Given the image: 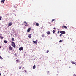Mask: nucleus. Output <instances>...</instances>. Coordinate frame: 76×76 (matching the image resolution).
Segmentation results:
<instances>
[{
  "instance_id": "obj_1",
  "label": "nucleus",
  "mask_w": 76,
  "mask_h": 76,
  "mask_svg": "<svg viewBox=\"0 0 76 76\" xmlns=\"http://www.w3.org/2000/svg\"><path fill=\"white\" fill-rule=\"evenodd\" d=\"M11 43L12 44V47H13L14 48H15L16 47V45L15 43L13 42H12Z\"/></svg>"
},
{
  "instance_id": "obj_2",
  "label": "nucleus",
  "mask_w": 76,
  "mask_h": 76,
  "mask_svg": "<svg viewBox=\"0 0 76 76\" xmlns=\"http://www.w3.org/2000/svg\"><path fill=\"white\" fill-rule=\"evenodd\" d=\"M24 24L25 26H29V25L28 24V23H27L26 21L24 22Z\"/></svg>"
},
{
  "instance_id": "obj_3",
  "label": "nucleus",
  "mask_w": 76,
  "mask_h": 76,
  "mask_svg": "<svg viewBox=\"0 0 76 76\" xmlns=\"http://www.w3.org/2000/svg\"><path fill=\"white\" fill-rule=\"evenodd\" d=\"M60 33L62 34H64L66 33V32L64 31H60Z\"/></svg>"
},
{
  "instance_id": "obj_4",
  "label": "nucleus",
  "mask_w": 76,
  "mask_h": 76,
  "mask_svg": "<svg viewBox=\"0 0 76 76\" xmlns=\"http://www.w3.org/2000/svg\"><path fill=\"white\" fill-rule=\"evenodd\" d=\"M33 42L34 44H38V40H36L35 41H33Z\"/></svg>"
},
{
  "instance_id": "obj_5",
  "label": "nucleus",
  "mask_w": 76,
  "mask_h": 76,
  "mask_svg": "<svg viewBox=\"0 0 76 76\" xmlns=\"http://www.w3.org/2000/svg\"><path fill=\"white\" fill-rule=\"evenodd\" d=\"M28 38H31V37H32V35H31V34H28Z\"/></svg>"
},
{
  "instance_id": "obj_6",
  "label": "nucleus",
  "mask_w": 76,
  "mask_h": 76,
  "mask_svg": "<svg viewBox=\"0 0 76 76\" xmlns=\"http://www.w3.org/2000/svg\"><path fill=\"white\" fill-rule=\"evenodd\" d=\"M19 50H20V51H22V50H23V48H20L19 49Z\"/></svg>"
},
{
  "instance_id": "obj_7",
  "label": "nucleus",
  "mask_w": 76,
  "mask_h": 76,
  "mask_svg": "<svg viewBox=\"0 0 76 76\" xmlns=\"http://www.w3.org/2000/svg\"><path fill=\"white\" fill-rule=\"evenodd\" d=\"M12 24H13L12 23H9V26H11V25H12Z\"/></svg>"
},
{
  "instance_id": "obj_8",
  "label": "nucleus",
  "mask_w": 76,
  "mask_h": 76,
  "mask_svg": "<svg viewBox=\"0 0 76 76\" xmlns=\"http://www.w3.org/2000/svg\"><path fill=\"white\" fill-rule=\"evenodd\" d=\"M31 30V28H29L27 30L28 32H30V31Z\"/></svg>"
},
{
  "instance_id": "obj_9",
  "label": "nucleus",
  "mask_w": 76,
  "mask_h": 76,
  "mask_svg": "<svg viewBox=\"0 0 76 76\" xmlns=\"http://www.w3.org/2000/svg\"><path fill=\"white\" fill-rule=\"evenodd\" d=\"M9 49L10 50H12V47H11V46H10Z\"/></svg>"
},
{
  "instance_id": "obj_10",
  "label": "nucleus",
  "mask_w": 76,
  "mask_h": 76,
  "mask_svg": "<svg viewBox=\"0 0 76 76\" xmlns=\"http://www.w3.org/2000/svg\"><path fill=\"white\" fill-rule=\"evenodd\" d=\"M5 1L6 0H2L1 1V3H4V1Z\"/></svg>"
},
{
  "instance_id": "obj_11",
  "label": "nucleus",
  "mask_w": 76,
  "mask_h": 76,
  "mask_svg": "<svg viewBox=\"0 0 76 76\" xmlns=\"http://www.w3.org/2000/svg\"><path fill=\"white\" fill-rule=\"evenodd\" d=\"M46 33L48 34H51V33H50V31H47L46 32Z\"/></svg>"
},
{
  "instance_id": "obj_12",
  "label": "nucleus",
  "mask_w": 76,
  "mask_h": 76,
  "mask_svg": "<svg viewBox=\"0 0 76 76\" xmlns=\"http://www.w3.org/2000/svg\"><path fill=\"white\" fill-rule=\"evenodd\" d=\"M33 69H35V65H34V66L33 67Z\"/></svg>"
},
{
  "instance_id": "obj_13",
  "label": "nucleus",
  "mask_w": 76,
  "mask_h": 76,
  "mask_svg": "<svg viewBox=\"0 0 76 76\" xmlns=\"http://www.w3.org/2000/svg\"><path fill=\"white\" fill-rule=\"evenodd\" d=\"M0 59L1 60H3V58L1 57V56L0 55Z\"/></svg>"
},
{
  "instance_id": "obj_14",
  "label": "nucleus",
  "mask_w": 76,
  "mask_h": 76,
  "mask_svg": "<svg viewBox=\"0 0 76 76\" xmlns=\"http://www.w3.org/2000/svg\"><path fill=\"white\" fill-rule=\"evenodd\" d=\"M36 26H39V24H38V23H37L36 24Z\"/></svg>"
},
{
  "instance_id": "obj_15",
  "label": "nucleus",
  "mask_w": 76,
  "mask_h": 76,
  "mask_svg": "<svg viewBox=\"0 0 76 76\" xmlns=\"http://www.w3.org/2000/svg\"><path fill=\"white\" fill-rule=\"evenodd\" d=\"M53 34H54V33H55V31H54V30H53Z\"/></svg>"
},
{
  "instance_id": "obj_16",
  "label": "nucleus",
  "mask_w": 76,
  "mask_h": 76,
  "mask_svg": "<svg viewBox=\"0 0 76 76\" xmlns=\"http://www.w3.org/2000/svg\"><path fill=\"white\" fill-rule=\"evenodd\" d=\"M4 43H5V44L7 43V41H6V40H4Z\"/></svg>"
},
{
  "instance_id": "obj_17",
  "label": "nucleus",
  "mask_w": 76,
  "mask_h": 76,
  "mask_svg": "<svg viewBox=\"0 0 76 76\" xmlns=\"http://www.w3.org/2000/svg\"><path fill=\"white\" fill-rule=\"evenodd\" d=\"M14 39H14V38H12V41H14Z\"/></svg>"
},
{
  "instance_id": "obj_18",
  "label": "nucleus",
  "mask_w": 76,
  "mask_h": 76,
  "mask_svg": "<svg viewBox=\"0 0 76 76\" xmlns=\"http://www.w3.org/2000/svg\"><path fill=\"white\" fill-rule=\"evenodd\" d=\"M0 38L1 39H3V37L2 36H0Z\"/></svg>"
},
{
  "instance_id": "obj_19",
  "label": "nucleus",
  "mask_w": 76,
  "mask_h": 76,
  "mask_svg": "<svg viewBox=\"0 0 76 76\" xmlns=\"http://www.w3.org/2000/svg\"><path fill=\"white\" fill-rule=\"evenodd\" d=\"M16 61H17V62H18L19 61V60H16Z\"/></svg>"
},
{
  "instance_id": "obj_20",
  "label": "nucleus",
  "mask_w": 76,
  "mask_h": 76,
  "mask_svg": "<svg viewBox=\"0 0 76 76\" xmlns=\"http://www.w3.org/2000/svg\"><path fill=\"white\" fill-rule=\"evenodd\" d=\"M2 18V17L1 16H0V20H1Z\"/></svg>"
},
{
  "instance_id": "obj_21",
  "label": "nucleus",
  "mask_w": 76,
  "mask_h": 76,
  "mask_svg": "<svg viewBox=\"0 0 76 76\" xmlns=\"http://www.w3.org/2000/svg\"><path fill=\"white\" fill-rule=\"evenodd\" d=\"M19 68L20 69H22V67L20 66L19 67Z\"/></svg>"
},
{
  "instance_id": "obj_22",
  "label": "nucleus",
  "mask_w": 76,
  "mask_h": 76,
  "mask_svg": "<svg viewBox=\"0 0 76 76\" xmlns=\"http://www.w3.org/2000/svg\"><path fill=\"white\" fill-rule=\"evenodd\" d=\"M62 42V40H60V41H59V42Z\"/></svg>"
},
{
  "instance_id": "obj_23",
  "label": "nucleus",
  "mask_w": 76,
  "mask_h": 76,
  "mask_svg": "<svg viewBox=\"0 0 76 76\" xmlns=\"http://www.w3.org/2000/svg\"><path fill=\"white\" fill-rule=\"evenodd\" d=\"M55 20V19H52V22H53V21H54Z\"/></svg>"
},
{
  "instance_id": "obj_24",
  "label": "nucleus",
  "mask_w": 76,
  "mask_h": 76,
  "mask_svg": "<svg viewBox=\"0 0 76 76\" xmlns=\"http://www.w3.org/2000/svg\"><path fill=\"white\" fill-rule=\"evenodd\" d=\"M64 28H67V27H66L65 26H64Z\"/></svg>"
},
{
  "instance_id": "obj_25",
  "label": "nucleus",
  "mask_w": 76,
  "mask_h": 76,
  "mask_svg": "<svg viewBox=\"0 0 76 76\" xmlns=\"http://www.w3.org/2000/svg\"><path fill=\"white\" fill-rule=\"evenodd\" d=\"M45 37L44 35L43 34V35H42V37Z\"/></svg>"
},
{
  "instance_id": "obj_26",
  "label": "nucleus",
  "mask_w": 76,
  "mask_h": 76,
  "mask_svg": "<svg viewBox=\"0 0 76 76\" xmlns=\"http://www.w3.org/2000/svg\"><path fill=\"white\" fill-rule=\"evenodd\" d=\"M72 64H75V62H72Z\"/></svg>"
},
{
  "instance_id": "obj_27",
  "label": "nucleus",
  "mask_w": 76,
  "mask_h": 76,
  "mask_svg": "<svg viewBox=\"0 0 76 76\" xmlns=\"http://www.w3.org/2000/svg\"><path fill=\"white\" fill-rule=\"evenodd\" d=\"M62 35H63V34H61L60 35V36L61 37V36H62Z\"/></svg>"
},
{
  "instance_id": "obj_28",
  "label": "nucleus",
  "mask_w": 76,
  "mask_h": 76,
  "mask_svg": "<svg viewBox=\"0 0 76 76\" xmlns=\"http://www.w3.org/2000/svg\"><path fill=\"white\" fill-rule=\"evenodd\" d=\"M48 52H49V51H48V50H47V53H48Z\"/></svg>"
},
{
  "instance_id": "obj_29",
  "label": "nucleus",
  "mask_w": 76,
  "mask_h": 76,
  "mask_svg": "<svg viewBox=\"0 0 76 76\" xmlns=\"http://www.w3.org/2000/svg\"><path fill=\"white\" fill-rule=\"evenodd\" d=\"M73 76H76V75L75 74H74L73 75Z\"/></svg>"
},
{
  "instance_id": "obj_30",
  "label": "nucleus",
  "mask_w": 76,
  "mask_h": 76,
  "mask_svg": "<svg viewBox=\"0 0 76 76\" xmlns=\"http://www.w3.org/2000/svg\"><path fill=\"white\" fill-rule=\"evenodd\" d=\"M25 72L26 73V72H27L26 71V70L25 71Z\"/></svg>"
},
{
  "instance_id": "obj_31",
  "label": "nucleus",
  "mask_w": 76,
  "mask_h": 76,
  "mask_svg": "<svg viewBox=\"0 0 76 76\" xmlns=\"http://www.w3.org/2000/svg\"><path fill=\"white\" fill-rule=\"evenodd\" d=\"M48 23H49V24H51V23H50V22H48Z\"/></svg>"
},
{
  "instance_id": "obj_32",
  "label": "nucleus",
  "mask_w": 76,
  "mask_h": 76,
  "mask_svg": "<svg viewBox=\"0 0 76 76\" xmlns=\"http://www.w3.org/2000/svg\"><path fill=\"white\" fill-rule=\"evenodd\" d=\"M53 29H56V28H53Z\"/></svg>"
},
{
  "instance_id": "obj_33",
  "label": "nucleus",
  "mask_w": 76,
  "mask_h": 76,
  "mask_svg": "<svg viewBox=\"0 0 76 76\" xmlns=\"http://www.w3.org/2000/svg\"><path fill=\"white\" fill-rule=\"evenodd\" d=\"M59 32H60L58 31V34H59Z\"/></svg>"
},
{
  "instance_id": "obj_34",
  "label": "nucleus",
  "mask_w": 76,
  "mask_h": 76,
  "mask_svg": "<svg viewBox=\"0 0 76 76\" xmlns=\"http://www.w3.org/2000/svg\"><path fill=\"white\" fill-rule=\"evenodd\" d=\"M71 63H73V61H71Z\"/></svg>"
},
{
  "instance_id": "obj_35",
  "label": "nucleus",
  "mask_w": 76,
  "mask_h": 76,
  "mask_svg": "<svg viewBox=\"0 0 76 76\" xmlns=\"http://www.w3.org/2000/svg\"><path fill=\"white\" fill-rule=\"evenodd\" d=\"M47 72H48V73H49L50 72L48 71H47Z\"/></svg>"
},
{
  "instance_id": "obj_36",
  "label": "nucleus",
  "mask_w": 76,
  "mask_h": 76,
  "mask_svg": "<svg viewBox=\"0 0 76 76\" xmlns=\"http://www.w3.org/2000/svg\"><path fill=\"white\" fill-rule=\"evenodd\" d=\"M35 58H34V60H35Z\"/></svg>"
},
{
  "instance_id": "obj_37",
  "label": "nucleus",
  "mask_w": 76,
  "mask_h": 76,
  "mask_svg": "<svg viewBox=\"0 0 76 76\" xmlns=\"http://www.w3.org/2000/svg\"><path fill=\"white\" fill-rule=\"evenodd\" d=\"M1 48V46H0V48Z\"/></svg>"
},
{
  "instance_id": "obj_38",
  "label": "nucleus",
  "mask_w": 76,
  "mask_h": 76,
  "mask_svg": "<svg viewBox=\"0 0 76 76\" xmlns=\"http://www.w3.org/2000/svg\"><path fill=\"white\" fill-rule=\"evenodd\" d=\"M75 66H76V64H75Z\"/></svg>"
},
{
  "instance_id": "obj_39",
  "label": "nucleus",
  "mask_w": 76,
  "mask_h": 76,
  "mask_svg": "<svg viewBox=\"0 0 76 76\" xmlns=\"http://www.w3.org/2000/svg\"><path fill=\"white\" fill-rule=\"evenodd\" d=\"M24 67H23V68H22V69H24Z\"/></svg>"
},
{
  "instance_id": "obj_40",
  "label": "nucleus",
  "mask_w": 76,
  "mask_h": 76,
  "mask_svg": "<svg viewBox=\"0 0 76 76\" xmlns=\"http://www.w3.org/2000/svg\"><path fill=\"white\" fill-rule=\"evenodd\" d=\"M0 76H1V74L0 73Z\"/></svg>"
},
{
  "instance_id": "obj_41",
  "label": "nucleus",
  "mask_w": 76,
  "mask_h": 76,
  "mask_svg": "<svg viewBox=\"0 0 76 76\" xmlns=\"http://www.w3.org/2000/svg\"><path fill=\"white\" fill-rule=\"evenodd\" d=\"M62 28H64V26H63L62 27Z\"/></svg>"
},
{
  "instance_id": "obj_42",
  "label": "nucleus",
  "mask_w": 76,
  "mask_h": 76,
  "mask_svg": "<svg viewBox=\"0 0 76 76\" xmlns=\"http://www.w3.org/2000/svg\"><path fill=\"white\" fill-rule=\"evenodd\" d=\"M35 58L36 59V58Z\"/></svg>"
},
{
  "instance_id": "obj_43",
  "label": "nucleus",
  "mask_w": 76,
  "mask_h": 76,
  "mask_svg": "<svg viewBox=\"0 0 76 76\" xmlns=\"http://www.w3.org/2000/svg\"><path fill=\"white\" fill-rule=\"evenodd\" d=\"M8 57H9V56H8Z\"/></svg>"
},
{
  "instance_id": "obj_44",
  "label": "nucleus",
  "mask_w": 76,
  "mask_h": 76,
  "mask_svg": "<svg viewBox=\"0 0 76 76\" xmlns=\"http://www.w3.org/2000/svg\"><path fill=\"white\" fill-rule=\"evenodd\" d=\"M49 75H50V73H49Z\"/></svg>"
},
{
  "instance_id": "obj_45",
  "label": "nucleus",
  "mask_w": 76,
  "mask_h": 76,
  "mask_svg": "<svg viewBox=\"0 0 76 76\" xmlns=\"http://www.w3.org/2000/svg\"><path fill=\"white\" fill-rule=\"evenodd\" d=\"M15 8H16V7H15Z\"/></svg>"
},
{
  "instance_id": "obj_46",
  "label": "nucleus",
  "mask_w": 76,
  "mask_h": 76,
  "mask_svg": "<svg viewBox=\"0 0 76 76\" xmlns=\"http://www.w3.org/2000/svg\"><path fill=\"white\" fill-rule=\"evenodd\" d=\"M1 34H0V35H1Z\"/></svg>"
},
{
  "instance_id": "obj_47",
  "label": "nucleus",
  "mask_w": 76,
  "mask_h": 76,
  "mask_svg": "<svg viewBox=\"0 0 76 76\" xmlns=\"http://www.w3.org/2000/svg\"><path fill=\"white\" fill-rule=\"evenodd\" d=\"M40 59H41V58H40Z\"/></svg>"
}]
</instances>
